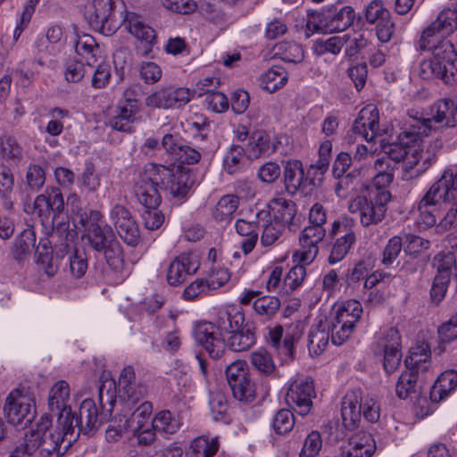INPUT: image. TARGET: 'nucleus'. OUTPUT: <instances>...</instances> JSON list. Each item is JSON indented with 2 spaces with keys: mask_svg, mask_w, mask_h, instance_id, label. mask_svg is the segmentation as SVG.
I'll use <instances>...</instances> for the list:
<instances>
[{
  "mask_svg": "<svg viewBox=\"0 0 457 457\" xmlns=\"http://www.w3.org/2000/svg\"><path fill=\"white\" fill-rule=\"evenodd\" d=\"M25 436L30 443V450H35L39 457H49L54 453L62 456L78 439L72 423L60 417L54 426L49 415H44L37 429Z\"/></svg>",
  "mask_w": 457,
  "mask_h": 457,
  "instance_id": "nucleus-1",
  "label": "nucleus"
},
{
  "mask_svg": "<svg viewBox=\"0 0 457 457\" xmlns=\"http://www.w3.org/2000/svg\"><path fill=\"white\" fill-rule=\"evenodd\" d=\"M34 210L40 217H49L53 213V228L50 232L52 242L58 254L63 258L73 248L77 238V232L70 228L66 221H57V219L64 214L65 204L59 187H46L45 192L38 195L34 201Z\"/></svg>",
  "mask_w": 457,
  "mask_h": 457,
  "instance_id": "nucleus-2",
  "label": "nucleus"
},
{
  "mask_svg": "<svg viewBox=\"0 0 457 457\" xmlns=\"http://www.w3.org/2000/svg\"><path fill=\"white\" fill-rule=\"evenodd\" d=\"M245 315L239 311H220L215 323L201 322L195 327V341L201 345L212 359H220L226 353L223 333L228 336L245 325Z\"/></svg>",
  "mask_w": 457,
  "mask_h": 457,
  "instance_id": "nucleus-3",
  "label": "nucleus"
},
{
  "mask_svg": "<svg viewBox=\"0 0 457 457\" xmlns=\"http://www.w3.org/2000/svg\"><path fill=\"white\" fill-rule=\"evenodd\" d=\"M98 401L102 409L99 414L96 403L90 399H85L79 410L78 416H74L73 426L78 436L80 433L88 436H93L100 427V424L108 420L112 413L116 403L115 381L105 380L98 387Z\"/></svg>",
  "mask_w": 457,
  "mask_h": 457,
  "instance_id": "nucleus-4",
  "label": "nucleus"
},
{
  "mask_svg": "<svg viewBox=\"0 0 457 457\" xmlns=\"http://www.w3.org/2000/svg\"><path fill=\"white\" fill-rule=\"evenodd\" d=\"M83 238L96 253L104 256L106 263L114 270H120L124 263L123 249L112 228L102 224L99 212H91Z\"/></svg>",
  "mask_w": 457,
  "mask_h": 457,
  "instance_id": "nucleus-5",
  "label": "nucleus"
},
{
  "mask_svg": "<svg viewBox=\"0 0 457 457\" xmlns=\"http://www.w3.org/2000/svg\"><path fill=\"white\" fill-rule=\"evenodd\" d=\"M146 185L154 186L157 192L165 191L177 201L187 198L194 185L189 170L184 167H166L148 163L137 178Z\"/></svg>",
  "mask_w": 457,
  "mask_h": 457,
  "instance_id": "nucleus-6",
  "label": "nucleus"
},
{
  "mask_svg": "<svg viewBox=\"0 0 457 457\" xmlns=\"http://www.w3.org/2000/svg\"><path fill=\"white\" fill-rule=\"evenodd\" d=\"M391 201V193L385 187H375L367 195H358L349 204V211L359 215L364 228L377 226L386 217L387 204Z\"/></svg>",
  "mask_w": 457,
  "mask_h": 457,
  "instance_id": "nucleus-7",
  "label": "nucleus"
},
{
  "mask_svg": "<svg viewBox=\"0 0 457 457\" xmlns=\"http://www.w3.org/2000/svg\"><path fill=\"white\" fill-rule=\"evenodd\" d=\"M422 136H428V129L424 124L413 122L411 119L405 120L402 131L397 135V140L382 145V150L386 157L395 162H405L411 154L412 145L419 144Z\"/></svg>",
  "mask_w": 457,
  "mask_h": 457,
  "instance_id": "nucleus-8",
  "label": "nucleus"
},
{
  "mask_svg": "<svg viewBox=\"0 0 457 457\" xmlns=\"http://www.w3.org/2000/svg\"><path fill=\"white\" fill-rule=\"evenodd\" d=\"M444 203L450 204L447 212L437 228L448 230L457 225V167L444 171L441 178L430 187Z\"/></svg>",
  "mask_w": 457,
  "mask_h": 457,
  "instance_id": "nucleus-9",
  "label": "nucleus"
},
{
  "mask_svg": "<svg viewBox=\"0 0 457 457\" xmlns=\"http://www.w3.org/2000/svg\"><path fill=\"white\" fill-rule=\"evenodd\" d=\"M4 411L9 423L26 428L36 417L34 399L24 389H13L5 399Z\"/></svg>",
  "mask_w": 457,
  "mask_h": 457,
  "instance_id": "nucleus-10",
  "label": "nucleus"
},
{
  "mask_svg": "<svg viewBox=\"0 0 457 457\" xmlns=\"http://www.w3.org/2000/svg\"><path fill=\"white\" fill-rule=\"evenodd\" d=\"M134 194L143 206L141 217L145 228L158 229L164 221L163 214L158 210L162 201L161 194L154 188V186L146 185L138 179L134 185Z\"/></svg>",
  "mask_w": 457,
  "mask_h": 457,
  "instance_id": "nucleus-11",
  "label": "nucleus"
},
{
  "mask_svg": "<svg viewBox=\"0 0 457 457\" xmlns=\"http://www.w3.org/2000/svg\"><path fill=\"white\" fill-rule=\"evenodd\" d=\"M225 372L233 396L244 403H252L256 397V384L251 378L247 363L237 360L229 364Z\"/></svg>",
  "mask_w": 457,
  "mask_h": 457,
  "instance_id": "nucleus-12",
  "label": "nucleus"
},
{
  "mask_svg": "<svg viewBox=\"0 0 457 457\" xmlns=\"http://www.w3.org/2000/svg\"><path fill=\"white\" fill-rule=\"evenodd\" d=\"M355 221L353 218L345 216L332 223L329 236L336 237L328 256V262L335 264L342 261L355 244Z\"/></svg>",
  "mask_w": 457,
  "mask_h": 457,
  "instance_id": "nucleus-13",
  "label": "nucleus"
},
{
  "mask_svg": "<svg viewBox=\"0 0 457 457\" xmlns=\"http://www.w3.org/2000/svg\"><path fill=\"white\" fill-rule=\"evenodd\" d=\"M418 114V112L412 110L409 112V117L413 122L418 121L420 124H424L428 129V134L431 130L430 124L432 121L444 123L445 126L449 128L457 126V103L452 99H440L431 104L428 118H422Z\"/></svg>",
  "mask_w": 457,
  "mask_h": 457,
  "instance_id": "nucleus-14",
  "label": "nucleus"
},
{
  "mask_svg": "<svg viewBox=\"0 0 457 457\" xmlns=\"http://www.w3.org/2000/svg\"><path fill=\"white\" fill-rule=\"evenodd\" d=\"M443 147V141L436 138L422 147H413L405 162V173H411L410 178L418 177L424 173L436 161L437 154ZM407 176V174H405Z\"/></svg>",
  "mask_w": 457,
  "mask_h": 457,
  "instance_id": "nucleus-15",
  "label": "nucleus"
},
{
  "mask_svg": "<svg viewBox=\"0 0 457 457\" xmlns=\"http://www.w3.org/2000/svg\"><path fill=\"white\" fill-rule=\"evenodd\" d=\"M316 392L312 379H299L292 383L286 394L287 404L302 416L309 413Z\"/></svg>",
  "mask_w": 457,
  "mask_h": 457,
  "instance_id": "nucleus-16",
  "label": "nucleus"
},
{
  "mask_svg": "<svg viewBox=\"0 0 457 457\" xmlns=\"http://www.w3.org/2000/svg\"><path fill=\"white\" fill-rule=\"evenodd\" d=\"M110 215L121 240L129 246H137L140 242V232L130 212L126 207L117 204L112 209Z\"/></svg>",
  "mask_w": 457,
  "mask_h": 457,
  "instance_id": "nucleus-17",
  "label": "nucleus"
},
{
  "mask_svg": "<svg viewBox=\"0 0 457 457\" xmlns=\"http://www.w3.org/2000/svg\"><path fill=\"white\" fill-rule=\"evenodd\" d=\"M191 99V91L187 87H163L146 96L145 104L150 108L168 109L182 106Z\"/></svg>",
  "mask_w": 457,
  "mask_h": 457,
  "instance_id": "nucleus-18",
  "label": "nucleus"
},
{
  "mask_svg": "<svg viewBox=\"0 0 457 457\" xmlns=\"http://www.w3.org/2000/svg\"><path fill=\"white\" fill-rule=\"evenodd\" d=\"M115 0H93L92 5L85 12L88 25L95 30L110 32L117 27L113 21L112 12Z\"/></svg>",
  "mask_w": 457,
  "mask_h": 457,
  "instance_id": "nucleus-19",
  "label": "nucleus"
},
{
  "mask_svg": "<svg viewBox=\"0 0 457 457\" xmlns=\"http://www.w3.org/2000/svg\"><path fill=\"white\" fill-rule=\"evenodd\" d=\"M354 17L355 12L351 6H344L339 10L336 6H329L317 12L315 18H318L323 30L335 33L346 29Z\"/></svg>",
  "mask_w": 457,
  "mask_h": 457,
  "instance_id": "nucleus-20",
  "label": "nucleus"
},
{
  "mask_svg": "<svg viewBox=\"0 0 457 457\" xmlns=\"http://www.w3.org/2000/svg\"><path fill=\"white\" fill-rule=\"evenodd\" d=\"M70 400V386L65 380L57 381L51 388L48 396V414L52 420V416L57 419L63 418L73 424L74 414L71 408L68 405Z\"/></svg>",
  "mask_w": 457,
  "mask_h": 457,
  "instance_id": "nucleus-21",
  "label": "nucleus"
},
{
  "mask_svg": "<svg viewBox=\"0 0 457 457\" xmlns=\"http://www.w3.org/2000/svg\"><path fill=\"white\" fill-rule=\"evenodd\" d=\"M457 29V10L444 9L435 21L431 22L422 32V46L431 44L430 38L436 36L448 37Z\"/></svg>",
  "mask_w": 457,
  "mask_h": 457,
  "instance_id": "nucleus-22",
  "label": "nucleus"
},
{
  "mask_svg": "<svg viewBox=\"0 0 457 457\" xmlns=\"http://www.w3.org/2000/svg\"><path fill=\"white\" fill-rule=\"evenodd\" d=\"M326 236V229L321 226L305 227L299 235L300 250L298 251L300 262L310 264L319 253L318 244Z\"/></svg>",
  "mask_w": 457,
  "mask_h": 457,
  "instance_id": "nucleus-23",
  "label": "nucleus"
},
{
  "mask_svg": "<svg viewBox=\"0 0 457 457\" xmlns=\"http://www.w3.org/2000/svg\"><path fill=\"white\" fill-rule=\"evenodd\" d=\"M352 130L354 134L361 136L367 142H371L376 137L382 136L378 109L374 106L362 108L353 124Z\"/></svg>",
  "mask_w": 457,
  "mask_h": 457,
  "instance_id": "nucleus-24",
  "label": "nucleus"
},
{
  "mask_svg": "<svg viewBox=\"0 0 457 457\" xmlns=\"http://www.w3.org/2000/svg\"><path fill=\"white\" fill-rule=\"evenodd\" d=\"M420 46L425 48L422 46V43ZM426 47L432 49V55L442 65L445 77L457 79V51L453 44L450 40L443 38L436 45L430 46L426 43Z\"/></svg>",
  "mask_w": 457,
  "mask_h": 457,
  "instance_id": "nucleus-25",
  "label": "nucleus"
},
{
  "mask_svg": "<svg viewBox=\"0 0 457 457\" xmlns=\"http://www.w3.org/2000/svg\"><path fill=\"white\" fill-rule=\"evenodd\" d=\"M125 29L145 45L146 49L143 55L152 51L153 46L156 43L155 30L146 25L142 18L133 12H127L122 21Z\"/></svg>",
  "mask_w": 457,
  "mask_h": 457,
  "instance_id": "nucleus-26",
  "label": "nucleus"
},
{
  "mask_svg": "<svg viewBox=\"0 0 457 457\" xmlns=\"http://www.w3.org/2000/svg\"><path fill=\"white\" fill-rule=\"evenodd\" d=\"M286 190L295 195L299 190H305L309 186H315V179L305 177L303 163L298 160H289L286 162L283 171Z\"/></svg>",
  "mask_w": 457,
  "mask_h": 457,
  "instance_id": "nucleus-27",
  "label": "nucleus"
},
{
  "mask_svg": "<svg viewBox=\"0 0 457 457\" xmlns=\"http://www.w3.org/2000/svg\"><path fill=\"white\" fill-rule=\"evenodd\" d=\"M260 291L248 290L240 297V303L247 305L253 303L256 314L270 320L279 310L281 303L279 298L272 295L259 296Z\"/></svg>",
  "mask_w": 457,
  "mask_h": 457,
  "instance_id": "nucleus-28",
  "label": "nucleus"
},
{
  "mask_svg": "<svg viewBox=\"0 0 457 457\" xmlns=\"http://www.w3.org/2000/svg\"><path fill=\"white\" fill-rule=\"evenodd\" d=\"M199 268L198 262L191 253H181L170 264L167 272V281L172 287L183 283L187 276L195 274Z\"/></svg>",
  "mask_w": 457,
  "mask_h": 457,
  "instance_id": "nucleus-29",
  "label": "nucleus"
},
{
  "mask_svg": "<svg viewBox=\"0 0 457 457\" xmlns=\"http://www.w3.org/2000/svg\"><path fill=\"white\" fill-rule=\"evenodd\" d=\"M384 349V369L386 373L395 372L401 363L402 344L399 331L390 328L382 339Z\"/></svg>",
  "mask_w": 457,
  "mask_h": 457,
  "instance_id": "nucleus-30",
  "label": "nucleus"
},
{
  "mask_svg": "<svg viewBox=\"0 0 457 457\" xmlns=\"http://www.w3.org/2000/svg\"><path fill=\"white\" fill-rule=\"evenodd\" d=\"M268 207L269 213L272 215L271 220L287 227L290 230L295 229L294 219L296 214V204L292 200L283 197L273 198Z\"/></svg>",
  "mask_w": 457,
  "mask_h": 457,
  "instance_id": "nucleus-31",
  "label": "nucleus"
},
{
  "mask_svg": "<svg viewBox=\"0 0 457 457\" xmlns=\"http://www.w3.org/2000/svg\"><path fill=\"white\" fill-rule=\"evenodd\" d=\"M256 325L253 321H246L236 332L230 334L226 341V348L233 352H244L249 350L256 343Z\"/></svg>",
  "mask_w": 457,
  "mask_h": 457,
  "instance_id": "nucleus-32",
  "label": "nucleus"
},
{
  "mask_svg": "<svg viewBox=\"0 0 457 457\" xmlns=\"http://www.w3.org/2000/svg\"><path fill=\"white\" fill-rule=\"evenodd\" d=\"M430 353L428 345L411 348L410 355L404 361L406 370L428 378L431 369Z\"/></svg>",
  "mask_w": 457,
  "mask_h": 457,
  "instance_id": "nucleus-33",
  "label": "nucleus"
},
{
  "mask_svg": "<svg viewBox=\"0 0 457 457\" xmlns=\"http://www.w3.org/2000/svg\"><path fill=\"white\" fill-rule=\"evenodd\" d=\"M350 449L343 452V457H371L376 451V443L372 436L361 432L349 440Z\"/></svg>",
  "mask_w": 457,
  "mask_h": 457,
  "instance_id": "nucleus-34",
  "label": "nucleus"
},
{
  "mask_svg": "<svg viewBox=\"0 0 457 457\" xmlns=\"http://www.w3.org/2000/svg\"><path fill=\"white\" fill-rule=\"evenodd\" d=\"M361 407L358 398L353 394H347L342 400L341 416L344 427L353 431L358 428L361 421Z\"/></svg>",
  "mask_w": 457,
  "mask_h": 457,
  "instance_id": "nucleus-35",
  "label": "nucleus"
},
{
  "mask_svg": "<svg viewBox=\"0 0 457 457\" xmlns=\"http://www.w3.org/2000/svg\"><path fill=\"white\" fill-rule=\"evenodd\" d=\"M427 377L405 370L400 375L395 386L396 395L401 399L416 396L421 389V383Z\"/></svg>",
  "mask_w": 457,
  "mask_h": 457,
  "instance_id": "nucleus-36",
  "label": "nucleus"
},
{
  "mask_svg": "<svg viewBox=\"0 0 457 457\" xmlns=\"http://www.w3.org/2000/svg\"><path fill=\"white\" fill-rule=\"evenodd\" d=\"M457 387V371L446 370L441 373L430 389V399L438 403L445 400Z\"/></svg>",
  "mask_w": 457,
  "mask_h": 457,
  "instance_id": "nucleus-37",
  "label": "nucleus"
},
{
  "mask_svg": "<svg viewBox=\"0 0 457 457\" xmlns=\"http://www.w3.org/2000/svg\"><path fill=\"white\" fill-rule=\"evenodd\" d=\"M440 199L429 188L418 204V212L420 217L418 223L424 228H431L436 225V218L434 211L440 203Z\"/></svg>",
  "mask_w": 457,
  "mask_h": 457,
  "instance_id": "nucleus-38",
  "label": "nucleus"
},
{
  "mask_svg": "<svg viewBox=\"0 0 457 457\" xmlns=\"http://www.w3.org/2000/svg\"><path fill=\"white\" fill-rule=\"evenodd\" d=\"M249 158L257 159L273 152L270 136L263 130L253 131L245 150Z\"/></svg>",
  "mask_w": 457,
  "mask_h": 457,
  "instance_id": "nucleus-39",
  "label": "nucleus"
},
{
  "mask_svg": "<svg viewBox=\"0 0 457 457\" xmlns=\"http://www.w3.org/2000/svg\"><path fill=\"white\" fill-rule=\"evenodd\" d=\"M329 335L327 322L312 326L308 335V349L312 355H320L328 345Z\"/></svg>",
  "mask_w": 457,
  "mask_h": 457,
  "instance_id": "nucleus-40",
  "label": "nucleus"
},
{
  "mask_svg": "<svg viewBox=\"0 0 457 457\" xmlns=\"http://www.w3.org/2000/svg\"><path fill=\"white\" fill-rule=\"evenodd\" d=\"M288 80L286 70L281 66H272L259 79L260 87L269 93L283 87Z\"/></svg>",
  "mask_w": 457,
  "mask_h": 457,
  "instance_id": "nucleus-41",
  "label": "nucleus"
},
{
  "mask_svg": "<svg viewBox=\"0 0 457 457\" xmlns=\"http://www.w3.org/2000/svg\"><path fill=\"white\" fill-rule=\"evenodd\" d=\"M75 50L79 55L85 59L88 66H96L101 51L92 36L84 34L79 37L75 44Z\"/></svg>",
  "mask_w": 457,
  "mask_h": 457,
  "instance_id": "nucleus-42",
  "label": "nucleus"
},
{
  "mask_svg": "<svg viewBox=\"0 0 457 457\" xmlns=\"http://www.w3.org/2000/svg\"><path fill=\"white\" fill-rule=\"evenodd\" d=\"M258 224L255 221H246L239 219L236 222V230L238 235L245 237V239L241 243V247L245 254L250 253L258 239Z\"/></svg>",
  "mask_w": 457,
  "mask_h": 457,
  "instance_id": "nucleus-43",
  "label": "nucleus"
},
{
  "mask_svg": "<svg viewBox=\"0 0 457 457\" xmlns=\"http://www.w3.org/2000/svg\"><path fill=\"white\" fill-rule=\"evenodd\" d=\"M36 244V234L32 228L24 229L15 239L12 250L13 258L19 262L29 255Z\"/></svg>",
  "mask_w": 457,
  "mask_h": 457,
  "instance_id": "nucleus-44",
  "label": "nucleus"
},
{
  "mask_svg": "<svg viewBox=\"0 0 457 457\" xmlns=\"http://www.w3.org/2000/svg\"><path fill=\"white\" fill-rule=\"evenodd\" d=\"M419 75L423 79H441L445 84L451 85L456 81V79H451V77L447 79L445 77V71L442 65L433 56L420 62Z\"/></svg>",
  "mask_w": 457,
  "mask_h": 457,
  "instance_id": "nucleus-45",
  "label": "nucleus"
},
{
  "mask_svg": "<svg viewBox=\"0 0 457 457\" xmlns=\"http://www.w3.org/2000/svg\"><path fill=\"white\" fill-rule=\"evenodd\" d=\"M0 155L5 161L17 164L23 157V150L13 137L4 135L0 137Z\"/></svg>",
  "mask_w": 457,
  "mask_h": 457,
  "instance_id": "nucleus-46",
  "label": "nucleus"
},
{
  "mask_svg": "<svg viewBox=\"0 0 457 457\" xmlns=\"http://www.w3.org/2000/svg\"><path fill=\"white\" fill-rule=\"evenodd\" d=\"M238 197L233 195L222 196L216 204L213 211V218L218 221L229 219L238 208Z\"/></svg>",
  "mask_w": 457,
  "mask_h": 457,
  "instance_id": "nucleus-47",
  "label": "nucleus"
},
{
  "mask_svg": "<svg viewBox=\"0 0 457 457\" xmlns=\"http://www.w3.org/2000/svg\"><path fill=\"white\" fill-rule=\"evenodd\" d=\"M61 254L56 252V256L53 253L36 250V264L48 277H54L59 270V259Z\"/></svg>",
  "mask_w": 457,
  "mask_h": 457,
  "instance_id": "nucleus-48",
  "label": "nucleus"
},
{
  "mask_svg": "<svg viewBox=\"0 0 457 457\" xmlns=\"http://www.w3.org/2000/svg\"><path fill=\"white\" fill-rule=\"evenodd\" d=\"M276 54L287 62L299 63L303 60V50L300 45L291 42H280L275 46Z\"/></svg>",
  "mask_w": 457,
  "mask_h": 457,
  "instance_id": "nucleus-49",
  "label": "nucleus"
},
{
  "mask_svg": "<svg viewBox=\"0 0 457 457\" xmlns=\"http://www.w3.org/2000/svg\"><path fill=\"white\" fill-rule=\"evenodd\" d=\"M345 43V36H334L325 40H316L313 44L312 50L317 55H323L328 53L337 54L340 53Z\"/></svg>",
  "mask_w": 457,
  "mask_h": 457,
  "instance_id": "nucleus-50",
  "label": "nucleus"
},
{
  "mask_svg": "<svg viewBox=\"0 0 457 457\" xmlns=\"http://www.w3.org/2000/svg\"><path fill=\"white\" fill-rule=\"evenodd\" d=\"M250 359L253 366L265 376L272 374L276 370L271 355L263 348L253 352Z\"/></svg>",
  "mask_w": 457,
  "mask_h": 457,
  "instance_id": "nucleus-51",
  "label": "nucleus"
},
{
  "mask_svg": "<svg viewBox=\"0 0 457 457\" xmlns=\"http://www.w3.org/2000/svg\"><path fill=\"white\" fill-rule=\"evenodd\" d=\"M135 372L134 369L130 366L125 367L119 378V386L120 392L123 393L124 397L132 402H137L138 397L137 396V390L135 387Z\"/></svg>",
  "mask_w": 457,
  "mask_h": 457,
  "instance_id": "nucleus-52",
  "label": "nucleus"
},
{
  "mask_svg": "<svg viewBox=\"0 0 457 457\" xmlns=\"http://www.w3.org/2000/svg\"><path fill=\"white\" fill-rule=\"evenodd\" d=\"M327 327L331 337V341L336 345H341L344 342H345L353 330L346 324L345 325L343 321L337 320L335 316L328 322H327Z\"/></svg>",
  "mask_w": 457,
  "mask_h": 457,
  "instance_id": "nucleus-53",
  "label": "nucleus"
},
{
  "mask_svg": "<svg viewBox=\"0 0 457 457\" xmlns=\"http://www.w3.org/2000/svg\"><path fill=\"white\" fill-rule=\"evenodd\" d=\"M245 150L237 145H233L226 154L223 160V168L228 174H234L242 167V160Z\"/></svg>",
  "mask_w": 457,
  "mask_h": 457,
  "instance_id": "nucleus-54",
  "label": "nucleus"
},
{
  "mask_svg": "<svg viewBox=\"0 0 457 457\" xmlns=\"http://www.w3.org/2000/svg\"><path fill=\"white\" fill-rule=\"evenodd\" d=\"M152 427L158 432L164 435H172L178 428L179 425L176 420L172 419L170 411H162L154 417Z\"/></svg>",
  "mask_w": 457,
  "mask_h": 457,
  "instance_id": "nucleus-55",
  "label": "nucleus"
},
{
  "mask_svg": "<svg viewBox=\"0 0 457 457\" xmlns=\"http://www.w3.org/2000/svg\"><path fill=\"white\" fill-rule=\"evenodd\" d=\"M190 448L197 457H212L217 453L219 445L216 439L199 436L191 443Z\"/></svg>",
  "mask_w": 457,
  "mask_h": 457,
  "instance_id": "nucleus-56",
  "label": "nucleus"
},
{
  "mask_svg": "<svg viewBox=\"0 0 457 457\" xmlns=\"http://www.w3.org/2000/svg\"><path fill=\"white\" fill-rule=\"evenodd\" d=\"M70 272L75 278H82L87 270V258L85 250L74 249L69 258Z\"/></svg>",
  "mask_w": 457,
  "mask_h": 457,
  "instance_id": "nucleus-57",
  "label": "nucleus"
},
{
  "mask_svg": "<svg viewBox=\"0 0 457 457\" xmlns=\"http://www.w3.org/2000/svg\"><path fill=\"white\" fill-rule=\"evenodd\" d=\"M294 415L287 409L279 410L273 419V428L278 435H285L290 432L294 427Z\"/></svg>",
  "mask_w": 457,
  "mask_h": 457,
  "instance_id": "nucleus-58",
  "label": "nucleus"
},
{
  "mask_svg": "<svg viewBox=\"0 0 457 457\" xmlns=\"http://www.w3.org/2000/svg\"><path fill=\"white\" fill-rule=\"evenodd\" d=\"M437 334L441 344L452 343L457 339V312L438 327Z\"/></svg>",
  "mask_w": 457,
  "mask_h": 457,
  "instance_id": "nucleus-59",
  "label": "nucleus"
},
{
  "mask_svg": "<svg viewBox=\"0 0 457 457\" xmlns=\"http://www.w3.org/2000/svg\"><path fill=\"white\" fill-rule=\"evenodd\" d=\"M46 174L43 168L37 164H30L26 172V185L32 191L39 190L45 184Z\"/></svg>",
  "mask_w": 457,
  "mask_h": 457,
  "instance_id": "nucleus-60",
  "label": "nucleus"
},
{
  "mask_svg": "<svg viewBox=\"0 0 457 457\" xmlns=\"http://www.w3.org/2000/svg\"><path fill=\"white\" fill-rule=\"evenodd\" d=\"M390 16L389 11L384 7L382 1L373 0L366 7L365 18L366 21L373 24L378 22Z\"/></svg>",
  "mask_w": 457,
  "mask_h": 457,
  "instance_id": "nucleus-61",
  "label": "nucleus"
},
{
  "mask_svg": "<svg viewBox=\"0 0 457 457\" xmlns=\"http://www.w3.org/2000/svg\"><path fill=\"white\" fill-rule=\"evenodd\" d=\"M139 75L145 84L152 85L161 79L162 71L155 62H143L140 65Z\"/></svg>",
  "mask_w": 457,
  "mask_h": 457,
  "instance_id": "nucleus-62",
  "label": "nucleus"
},
{
  "mask_svg": "<svg viewBox=\"0 0 457 457\" xmlns=\"http://www.w3.org/2000/svg\"><path fill=\"white\" fill-rule=\"evenodd\" d=\"M403 245V238L399 236H395L389 239L386 244L382 262L385 265H390L398 257Z\"/></svg>",
  "mask_w": 457,
  "mask_h": 457,
  "instance_id": "nucleus-63",
  "label": "nucleus"
},
{
  "mask_svg": "<svg viewBox=\"0 0 457 457\" xmlns=\"http://www.w3.org/2000/svg\"><path fill=\"white\" fill-rule=\"evenodd\" d=\"M322 441L318 431H312L305 438L300 457H314L321 449Z\"/></svg>",
  "mask_w": 457,
  "mask_h": 457,
  "instance_id": "nucleus-64",
  "label": "nucleus"
}]
</instances>
